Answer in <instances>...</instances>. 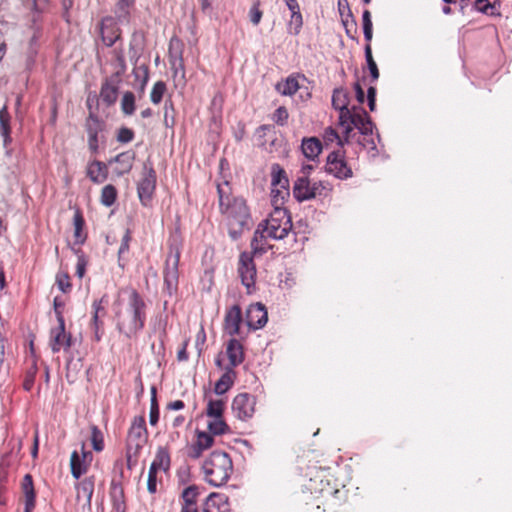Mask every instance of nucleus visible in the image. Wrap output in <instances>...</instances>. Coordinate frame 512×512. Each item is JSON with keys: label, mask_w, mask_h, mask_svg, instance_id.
Here are the masks:
<instances>
[{"label": "nucleus", "mask_w": 512, "mask_h": 512, "mask_svg": "<svg viewBox=\"0 0 512 512\" xmlns=\"http://www.w3.org/2000/svg\"><path fill=\"white\" fill-rule=\"evenodd\" d=\"M219 210L228 228L229 236L237 240L251 225V214L246 200L231 194L227 181L217 185Z\"/></svg>", "instance_id": "obj_1"}, {"label": "nucleus", "mask_w": 512, "mask_h": 512, "mask_svg": "<svg viewBox=\"0 0 512 512\" xmlns=\"http://www.w3.org/2000/svg\"><path fill=\"white\" fill-rule=\"evenodd\" d=\"M292 229L291 217L287 209L274 208L268 219L262 221L251 240L253 254H264L269 246L266 239L281 240Z\"/></svg>", "instance_id": "obj_2"}, {"label": "nucleus", "mask_w": 512, "mask_h": 512, "mask_svg": "<svg viewBox=\"0 0 512 512\" xmlns=\"http://www.w3.org/2000/svg\"><path fill=\"white\" fill-rule=\"evenodd\" d=\"M128 301L124 311L116 313L117 328L126 337L135 336L145 324L146 304L142 296L133 288L127 289Z\"/></svg>", "instance_id": "obj_3"}, {"label": "nucleus", "mask_w": 512, "mask_h": 512, "mask_svg": "<svg viewBox=\"0 0 512 512\" xmlns=\"http://www.w3.org/2000/svg\"><path fill=\"white\" fill-rule=\"evenodd\" d=\"M202 469L205 480L212 486L224 485L233 471L232 460L226 452L214 451L204 461Z\"/></svg>", "instance_id": "obj_4"}, {"label": "nucleus", "mask_w": 512, "mask_h": 512, "mask_svg": "<svg viewBox=\"0 0 512 512\" xmlns=\"http://www.w3.org/2000/svg\"><path fill=\"white\" fill-rule=\"evenodd\" d=\"M117 60L119 69L105 79L100 89V98L107 106H111L116 102L122 81L121 77L126 70V63L122 53H117Z\"/></svg>", "instance_id": "obj_5"}, {"label": "nucleus", "mask_w": 512, "mask_h": 512, "mask_svg": "<svg viewBox=\"0 0 512 512\" xmlns=\"http://www.w3.org/2000/svg\"><path fill=\"white\" fill-rule=\"evenodd\" d=\"M255 254L242 252L239 257L238 274L241 278L242 284L246 287L247 293H251L255 287L256 281V267L253 261Z\"/></svg>", "instance_id": "obj_6"}, {"label": "nucleus", "mask_w": 512, "mask_h": 512, "mask_svg": "<svg viewBox=\"0 0 512 512\" xmlns=\"http://www.w3.org/2000/svg\"><path fill=\"white\" fill-rule=\"evenodd\" d=\"M156 188V172L147 163L143 166L142 178L137 185L138 197L144 206H147L152 199Z\"/></svg>", "instance_id": "obj_7"}, {"label": "nucleus", "mask_w": 512, "mask_h": 512, "mask_svg": "<svg viewBox=\"0 0 512 512\" xmlns=\"http://www.w3.org/2000/svg\"><path fill=\"white\" fill-rule=\"evenodd\" d=\"M58 325L50 330V347L53 353L68 351L72 345L70 333L65 331V321L61 313H57Z\"/></svg>", "instance_id": "obj_8"}, {"label": "nucleus", "mask_w": 512, "mask_h": 512, "mask_svg": "<svg viewBox=\"0 0 512 512\" xmlns=\"http://www.w3.org/2000/svg\"><path fill=\"white\" fill-rule=\"evenodd\" d=\"M148 439L145 419L143 417L134 418L128 432L127 447L134 449V455L144 447Z\"/></svg>", "instance_id": "obj_9"}, {"label": "nucleus", "mask_w": 512, "mask_h": 512, "mask_svg": "<svg viewBox=\"0 0 512 512\" xmlns=\"http://www.w3.org/2000/svg\"><path fill=\"white\" fill-rule=\"evenodd\" d=\"M180 260V252H170L166 259V266L164 270V284L167 288L168 293L171 295L178 285V266Z\"/></svg>", "instance_id": "obj_10"}, {"label": "nucleus", "mask_w": 512, "mask_h": 512, "mask_svg": "<svg viewBox=\"0 0 512 512\" xmlns=\"http://www.w3.org/2000/svg\"><path fill=\"white\" fill-rule=\"evenodd\" d=\"M326 171L339 179H347L352 176V170L347 166L340 151H333L327 157Z\"/></svg>", "instance_id": "obj_11"}, {"label": "nucleus", "mask_w": 512, "mask_h": 512, "mask_svg": "<svg viewBox=\"0 0 512 512\" xmlns=\"http://www.w3.org/2000/svg\"><path fill=\"white\" fill-rule=\"evenodd\" d=\"M255 398L247 393L238 394L232 402V411L240 420H247L254 414Z\"/></svg>", "instance_id": "obj_12"}, {"label": "nucleus", "mask_w": 512, "mask_h": 512, "mask_svg": "<svg viewBox=\"0 0 512 512\" xmlns=\"http://www.w3.org/2000/svg\"><path fill=\"white\" fill-rule=\"evenodd\" d=\"M93 459L90 451L85 449V445L81 446V454L78 451H73L70 457L71 474L74 478L79 479L81 475L87 472V469Z\"/></svg>", "instance_id": "obj_13"}, {"label": "nucleus", "mask_w": 512, "mask_h": 512, "mask_svg": "<svg viewBox=\"0 0 512 512\" xmlns=\"http://www.w3.org/2000/svg\"><path fill=\"white\" fill-rule=\"evenodd\" d=\"M117 18L112 16L104 17L100 24V33L103 43L110 47L112 46L119 38L121 31L118 27Z\"/></svg>", "instance_id": "obj_14"}, {"label": "nucleus", "mask_w": 512, "mask_h": 512, "mask_svg": "<svg viewBox=\"0 0 512 512\" xmlns=\"http://www.w3.org/2000/svg\"><path fill=\"white\" fill-rule=\"evenodd\" d=\"M169 61L174 77L185 78V69L182 56V45L180 40L172 38L169 44Z\"/></svg>", "instance_id": "obj_15"}, {"label": "nucleus", "mask_w": 512, "mask_h": 512, "mask_svg": "<svg viewBox=\"0 0 512 512\" xmlns=\"http://www.w3.org/2000/svg\"><path fill=\"white\" fill-rule=\"evenodd\" d=\"M268 320L267 311L261 303H255L248 307L246 311V323L254 329H260L265 326Z\"/></svg>", "instance_id": "obj_16"}, {"label": "nucleus", "mask_w": 512, "mask_h": 512, "mask_svg": "<svg viewBox=\"0 0 512 512\" xmlns=\"http://www.w3.org/2000/svg\"><path fill=\"white\" fill-rule=\"evenodd\" d=\"M242 322L241 308L238 305L232 306L226 313L224 319V330L230 336L239 334Z\"/></svg>", "instance_id": "obj_17"}, {"label": "nucleus", "mask_w": 512, "mask_h": 512, "mask_svg": "<svg viewBox=\"0 0 512 512\" xmlns=\"http://www.w3.org/2000/svg\"><path fill=\"white\" fill-rule=\"evenodd\" d=\"M94 492V478L86 477L76 485V500L83 507H91V499Z\"/></svg>", "instance_id": "obj_18"}, {"label": "nucleus", "mask_w": 512, "mask_h": 512, "mask_svg": "<svg viewBox=\"0 0 512 512\" xmlns=\"http://www.w3.org/2000/svg\"><path fill=\"white\" fill-rule=\"evenodd\" d=\"M203 512H229L228 497L222 493H211L204 503Z\"/></svg>", "instance_id": "obj_19"}, {"label": "nucleus", "mask_w": 512, "mask_h": 512, "mask_svg": "<svg viewBox=\"0 0 512 512\" xmlns=\"http://www.w3.org/2000/svg\"><path fill=\"white\" fill-rule=\"evenodd\" d=\"M226 354L229 359V365L227 367L239 366L244 361V350L242 344L235 338H232L227 343Z\"/></svg>", "instance_id": "obj_20"}, {"label": "nucleus", "mask_w": 512, "mask_h": 512, "mask_svg": "<svg viewBox=\"0 0 512 512\" xmlns=\"http://www.w3.org/2000/svg\"><path fill=\"white\" fill-rule=\"evenodd\" d=\"M134 159L135 153L133 151H126L118 154L113 159V162L116 163L115 173L121 176L130 172L133 167ZM110 162H112V160Z\"/></svg>", "instance_id": "obj_21"}, {"label": "nucleus", "mask_w": 512, "mask_h": 512, "mask_svg": "<svg viewBox=\"0 0 512 512\" xmlns=\"http://www.w3.org/2000/svg\"><path fill=\"white\" fill-rule=\"evenodd\" d=\"M310 190V181L307 176L299 177L293 186L294 197L302 202L314 198V192Z\"/></svg>", "instance_id": "obj_22"}, {"label": "nucleus", "mask_w": 512, "mask_h": 512, "mask_svg": "<svg viewBox=\"0 0 512 512\" xmlns=\"http://www.w3.org/2000/svg\"><path fill=\"white\" fill-rule=\"evenodd\" d=\"M22 491L25 498L24 512H32L35 507V491L30 474H26L22 480Z\"/></svg>", "instance_id": "obj_23"}, {"label": "nucleus", "mask_w": 512, "mask_h": 512, "mask_svg": "<svg viewBox=\"0 0 512 512\" xmlns=\"http://www.w3.org/2000/svg\"><path fill=\"white\" fill-rule=\"evenodd\" d=\"M224 370V373L214 386V391L218 395L226 393L232 387L236 378V372L232 367H225Z\"/></svg>", "instance_id": "obj_24"}, {"label": "nucleus", "mask_w": 512, "mask_h": 512, "mask_svg": "<svg viewBox=\"0 0 512 512\" xmlns=\"http://www.w3.org/2000/svg\"><path fill=\"white\" fill-rule=\"evenodd\" d=\"M107 166L100 161H93L88 165L87 176L94 183H103L107 179Z\"/></svg>", "instance_id": "obj_25"}, {"label": "nucleus", "mask_w": 512, "mask_h": 512, "mask_svg": "<svg viewBox=\"0 0 512 512\" xmlns=\"http://www.w3.org/2000/svg\"><path fill=\"white\" fill-rule=\"evenodd\" d=\"M110 497L116 512H126L124 489L121 484L114 482L111 484Z\"/></svg>", "instance_id": "obj_26"}, {"label": "nucleus", "mask_w": 512, "mask_h": 512, "mask_svg": "<svg viewBox=\"0 0 512 512\" xmlns=\"http://www.w3.org/2000/svg\"><path fill=\"white\" fill-rule=\"evenodd\" d=\"M301 148L307 159L314 160L320 154L322 145L319 139L311 137L303 139Z\"/></svg>", "instance_id": "obj_27"}, {"label": "nucleus", "mask_w": 512, "mask_h": 512, "mask_svg": "<svg viewBox=\"0 0 512 512\" xmlns=\"http://www.w3.org/2000/svg\"><path fill=\"white\" fill-rule=\"evenodd\" d=\"M10 115L6 106L0 109V135L5 146L11 143Z\"/></svg>", "instance_id": "obj_28"}, {"label": "nucleus", "mask_w": 512, "mask_h": 512, "mask_svg": "<svg viewBox=\"0 0 512 512\" xmlns=\"http://www.w3.org/2000/svg\"><path fill=\"white\" fill-rule=\"evenodd\" d=\"M362 135L372 134L373 124L366 112H356L352 124Z\"/></svg>", "instance_id": "obj_29"}, {"label": "nucleus", "mask_w": 512, "mask_h": 512, "mask_svg": "<svg viewBox=\"0 0 512 512\" xmlns=\"http://www.w3.org/2000/svg\"><path fill=\"white\" fill-rule=\"evenodd\" d=\"M300 89L299 82L296 77L289 76L284 81L276 84V90L284 96H292Z\"/></svg>", "instance_id": "obj_30"}, {"label": "nucleus", "mask_w": 512, "mask_h": 512, "mask_svg": "<svg viewBox=\"0 0 512 512\" xmlns=\"http://www.w3.org/2000/svg\"><path fill=\"white\" fill-rule=\"evenodd\" d=\"M289 197V187H271V203L274 208L285 209V200Z\"/></svg>", "instance_id": "obj_31"}, {"label": "nucleus", "mask_w": 512, "mask_h": 512, "mask_svg": "<svg viewBox=\"0 0 512 512\" xmlns=\"http://www.w3.org/2000/svg\"><path fill=\"white\" fill-rule=\"evenodd\" d=\"M134 5V0H117L115 4V15L120 23H128L130 9Z\"/></svg>", "instance_id": "obj_32"}, {"label": "nucleus", "mask_w": 512, "mask_h": 512, "mask_svg": "<svg viewBox=\"0 0 512 512\" xmlns=\"http://www.w3.org/2000/svg\"><path fill=\"white\" fill-rule=\"evenodd\" d=\"M170 455L165 447H158L154 460L151 464H155V467L159 471L167 472L170 468Z\"/></svg>", "instance_id": "obj_33"}, {"label": "nucleus", "mask_w": 512, "mask_h": 512, "mask_svg": "<svg viewBox=\"0 0 512 512\" xmlns=\"http://www.w3.org/2000/svg\"><path fill=\"white\" fill-rule=\"evenodd\" d=\"M277 186L289 187V180L284 169L279 164H273L271 167V187Z\"/></svg>", "instance_id": "obj_34"}, {"label": "nucleus", "mask_w": 512, "mask_h": 512, "mask_svg": "<svg viewBox=\"0 0 512 512\" xmlns=\"http://www.w3.org/2000/svg\"><path fill=\"white\" fill-rule=\"evenodd\" d=\"M92 308V326L94 327L95 338L97 341H99L101 338V335L99 334V329L102 325V322L100 321V315H103L105 313L104 307L102 306V300H95L93 302Z\"/></svg>", "instance_id": "obj_35"}, {"label": "nucleus", "mask_w": 512, "mask_h": 512, "mask_svg": "<svg viewBox=\"0 0 512 512\" xmlns=\"http://www.w3.org/2000/svg\"><path fill=\"white\" fill-rule=\"evenodd\" d=\"M332 105L336 110H343L348 108L349 97L345 89L337 88L333 91Z\"/></svg>", "instance_id": "obj_36"}, {"label": "nucleus", "mask_w": 512, "mask_h": 512, "mask_svg": "<svg viewBox=\"0 0 512 512\" xmlns=\"http://www.w3.org/2000/svg\"><path fill=\"white\" fill-rule=\"evenodd\" d=\"M339 123L344 128V132L346 134V138H348L349 133L352 131V124L354 120L355 113L357 111L351 112L348 108L339 110ZM347 141V139H345Z\"/></svg>", "instance_id": "obj_37"}, {"label": "nucleus", "mask_w": 512, "mask_h": 512, "mask_svg": "<svg viewBox=\"0 0 512 512\" xmlns=\"http://www.w3.org/2000/svg\"><path fill=\"white\" fill-rule=\"evenodd\" d=\"M116 198H117V190L113 185L108 184L102 188L100 202L104 206H106V207L112 206L115 203Z\"/></svg>", "instance_id": "obj_38"}, {"label": "nucleus", "mask_w": 512, "mask_h": 512, "mask_svg": "<svg viewBox=\"0 0 512 512\" xmlns=\"http://www.w3.org/2000/svg\"><path fill=\"white\" fill-rule=\"evenodd\" d=\"M135 95L126 91L121 99V110L124 115L130 116L135 112Z\"/></svg>", "instance_id": "obj_39"}, {"label": "nucleus", "mask_w": 512, "mask_h": 512, "mask_svg": "<svg viewBox=\"0 0 512 512\" xmlns=\"http://www.w3.org/2000/svg\"><path fill=\"white\" fill-rule=\"evenodd\" d=\"M207 427L209 432L213 435H222L228 430V426L222 417L210 418Z\"/></svg>", "instance_id": "obj_40"}, {"label": "nucleus", "mask_w": 512, "mask_h": 512, "mask_svg": "<svg viewBox=\"0 0 512 512\" xmlns=\"http://www.w3.org/2000/svg\"><path fill=\"white\" fill-rule=\"evenodd\" d=\"M91 444L95 451L101 452L104 449V439L101 430L95 426H91Z\"/></svg>", "instance_id": "obj_41"}, {"label": "nucleus", "mask_w": 512, "mask_h": 512, "mask_svg": "<svg viewBox=\"0 0 512 512\" xmlns=\"http://www.w3.org/2000/svg\"><path fill=\"white\" fill-rule=\"evenodd\" d=\"M133 74L135 79L139 80V91L142 93L145 90L146 84L148 82L149 74L148 68L145 65L136 67L133 69Z\"/></svg>", "instance_id": "obj_42"}, {"label": "nucleus", "mask_w": 512, "mask_h": 512, "mask_svg": "<svg viewBox=\"0 0 512 512\" xmlns=\"http://www.w3.org/2000/svg\"><path fill=\"white\" fill-rule=\"evenodd\" d=\"M365 58L373 81L379 78V70L372 56L371 46L368 43L365 47Z\"/></svg>", "instance_id": "obj_43"}, {"label": "nucleus", "mask_w": 512, "mask_h": 512, "mask_svg": "<svg viewBox=\"0 0 512 512\" xmlns=\"http://www.w3.org/2000/svg\"><path fill=\"white\" fill-rule=\"evenodd\" d=\"M166 92V84L163 81H157L151 90L150 99L153 104H159Z\"/></svg>", "instance_id": "obj_44"}, {"label": "nucleus", "mask_w": 512, "mask_h": 512, "mask_svg": "<svg viewBox=\"0 0 512 512\" xmlns=\"http://www.w3.org/2000/svg\"><path fill=\"white\" fill-rule=\"evenodd\" d=\"M474 7L477 11L484 13L486 15H496L498 14V9L495 4L491 3L489 0H476Z\"/></svg>", "instance_id": "obj_45"}, {"label": "nucleus", "mask_w": 512, "mask_h": 512, "mask_svg": "<svg viewBox=\"0 0 512 512\" xmlns=\"http://www.w3.org/2000/svg\"><path fill=\"white\" fill-rule=\"evenodd\" d=\"M224 403L222 400H210L207 405V416L209 418L222 417Z\"/></svg>", "instance_id": "obj_46"}, {"label": "nucleus", "mask_w": 512, "mask_h": 512, "mask_svg": "<svg viewBox=\"0 0 512 512\" xmlns=\"http://www.w3.org/2000/svg\"><path fill=\"white\" fill-rule=\"evenodd\" d=\"M302 25L303 19L301 12L298 11L297 13L295 12V14H291V20L288 24L289 32L294 35H297L300 32Z\"/></svg>", "instance_id": "obj_47"}, {"label": "nucleus", "mask_w": 512, "mask_h": 512, "mask_svg": "<svg viewBox=\"0 0 512 512\" xmlns=\"http://www.w3.org/2000/svg\"><path fill=\"white\" fill-rule=\"evenodd\" d=\"M198 496V489L192 485L185 488L182 492L183 504H195Z\"/></svg>", "instance_id": "obj_48"}, {"label": "nucleus", "mask_w": 512, "mask_h": 512, "mask_svg": "<svg viewBox=\"0 0 512 512\" xmlns=\"http://www.w3.org/2000/svg\"><path fill=\"white\" fill-rule=\"evenodd\" d=\"M196 443L198 444V447H201L205 451L213 445L214 439L213 436L209 433L197 432Z\"/></svg>", "instance_id": "obj_49"}, {"label": "nucleus", "mask_w": 512, "mask_h": 512, "mask_svg": "<svg viewBox=\"0 0 512 512\" xmlns=\"http://www.w3.org/2000/svg\"><path fill=\"white\" fill-rule=\"evenodd\" d=\"M101 122L97 117L90 115L87 119L86 130L88 135H98L99 131H101Z\"/></svg>", "instance_id": "obj_50"}, {"label": "nucleus", "mask_w": 512, "mask_h": 512, "mask_svg": "<svg viewBox=\"0 0 512 512\" xmlns=\"http://www.w3.org/2000/svg\"><path fill=\"white\" fill-rule=\"evenodd\" d=\"M260 3L255 2L249 10V18L253 25H258L262 19V11L259 8Z\"/></svg>", "instance_id": "obj_51"}, {"label": "nucleus", "mask_w": 512, "mask_h": 512, "mask_svg": "<svg viewBox=\"0 0 512 512\" xmlns=\"http://www.w3.org/2000/svg\"><path fill=\"white\" fill-rule=\"evenodd\" d=\"M134 139V132L132 129L122 127L119 129L117 134V141L120 143H129Z\"/></svg>", "instance_id": "obj_52"}, {"label": "nucleus", "mask_w": 512, "mask_h": 512, "mask_svg": "<svg viewBox=\"0 0 512 512\" xmlns=\"http://www.w3.org/2000/svg\"><path fill=\"white\" fill-rule=\"evenodd\" d=\"M56 282L59 289L64 293L67 292L71 287L70 278L67 273H58L56 276Z\"/></svg>", "instance_id": "obj_53"}, {"label": "nucleus", "mask_w": 512, "mask_h": 512, "mask_svg": "<svg viewBox=\"0 0 512 512\" xmlns=\"http://www.w3.org/2000/svg\"><path fill=\"white\" fill-rule=\"evenodd\" d=\"M323 138L326 143L338 141V144L343 146V141L340 139L338 133L331 127L325 129Z\"/></svg>", "instance_id": "obj_54"}, {"label": "nucleus", "mask_w": 512, "mask_h": 512, "mask_svg": "<svg viewBox=\"0 0 512 512\" xmlns=\"http://www.w3.org/2000/svg\"><path fill=\"white\" fill-rule=\"evenodd\" d=\"M159 419V408L157 404V399L154 397L151 398L150 405V413H149V421L151 425H155Z\"/></svg>", "instance_id": "obj_55"}, {"label": "nucleus", "mask_w": 512, "mask_h": 512, "mask_svg": "<svg viewBox=\"0 0 512 512\" xmlns=\"http://www.w3.org/2000/svg\"><path fill=\"white\" fill-rule=\"evenodd\" d=\"M287 119H288L287 109L285 107L277 108L273 115V120L279 125H284V124H286Z\"/></svg>", "instance_id": "obj_56"}, {"label": "nucleus", "mask_w": 512, "mask_h": 512, "mask_svg": "<svg viewBox=\"0 0 512 512\" xmlns=\"http://www.w3.org/2000/svg\"><path fill=\"white\" fill-rule=\"evenodd\" d=\"M83 224H84V221H83L82 216L79 213L75 214V216H74V228H75L74 234L77 239V242H83V239L81 238V231H82Z\"/></svg>", "instance_id": "obj_57"}, {"label": "nucleus", "mask_w": 512, "mask_h": 512, "mask_svg": "<svg viewBox=\"0 0 512 512\" xmlns=\"http://www.w3.org/2000/svg\"><path fill=\"white\" fill-rule=\"evenodd\" d=\"M87 260L83 254L78 255L77 265H76V275L79 278H82L86 272Z\"/></svg>", "instance_id": "obj_58"}, {"label": "nucleus", "mask_w": 512, "mask_h": 512, "mask_svg": "<svg viewBox=\"0 0 512 512\" xmlns=\"http://www.w3.org/2000/svg\"><path fill=\"white\" fill-rule=\"evenodd\" d=\"M131 240L130 231L126 230L125 234L122 237L121 245L119 247L118 254L122 255L129 250V242Z\"/></svg>", "instance_id": "obj_59"}, {"label": "nucleus", "mask_w": 512, "mask_h": 512, "mask_svg": "<svg viewBox=\"0 0 512 512\" xmlns=\"http://www.w3.org/2000/svg\"><path fill=\"white\" fill-rule=\"evenodd\" d=\"M338 7L342 18H352L347 0H338Z\"/></svg>", "instance_id": "obj_60"}, {"label": "nucleus", "mask_w": 512, "mask_h": 512, "mask_svg": "<svg viewBox=\"0 0 512 512\" xmlns=\"http://www.w3.org/2000/svg\"><path fill=\"white\" fill-rule=\"evenodd\" d=\"M126 461H127V467L129 469H132L134 465L137 463V455H134V449L127 447L126 452Z\"/></svg>", "instance_id": "obj_61"}, {"label": "nucleus", "mask_w": 512, "mask_h": 512, "mask_svg": "<svg viewBox=\"0 0 512 512\" xmlns=\"http://www.w3.org/2000/svg\"><path fill=\"white\" fill-rule=\"evenodd\" d=\"M203 451L204 450L201 447H198V444L195 442L191 445L188 451V456L193 459H198L202 455Z\"/></svg>", "instance_id": "obj_62"}, {"label": "nucleus", "mask_w": 512, "mask_h": 512, "mask_svg": "<svg viewBox=\"0 0 512 512\" xmlns=\"http://www.w3.org/2000/svg\"><path fill=\"white\" fill-rule=\"evenodd\" d=\"M88 145H89V149L92 152H97V150H98V135H88Z\"/></svg>", "instance_id": "obj_63"}, {"label": "nucleus", "mask_w": 512, "mask_h": 512, "mask_svg": "<svg viewBox=\"0 0 512 512\" xmlns=\"http://www.w3.org/2000/svg\"><path fill=\"white\" fill-rule=\"evenodd\" d=\"M147 489L151 494H154L157 490V477H148Z\"/></svg>", "instance_id": "obj_64"}]
</instances>
